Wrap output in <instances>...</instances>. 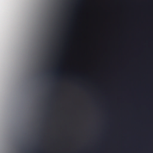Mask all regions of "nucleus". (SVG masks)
Listing matches in <instances>:
<instances>
[{
  "mask_svg": "<svg viewBox=\"0 0 153 153\" xmlns=\"http://www.w3.org/2000/svg\"><path fill=\"white\" fill-rule=\"evenodd\" d=\"M49 59L50 61H52L55 59L54 57H52L51 56L49 57Z\"/></svg>",
  "mask_w": 153,
  "mask_h": 153,
  "instance_id": "f257e3e1",
  "label": "nucleus"
}]
</instances>
